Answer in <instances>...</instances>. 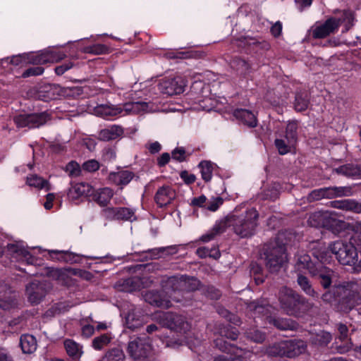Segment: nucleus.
<instances>
[{"label":"nucleus","instance_id":"e433bc0d","mask_svg":"<svg viewBox=\"0 0 361 361\" xmlns=\"http://www.w3.org/2000/svg\"><path fill=\"white\" fill-rule=\"evenodd\" d=\"M20 345L22 351L25 354H30L35 352L37 349V342L35 338L29 334L23 335L20 336Z\"/></svg>","mask_w":361,"mask_h":361},{"label":"nucleus","instance_id":"dca6fc26","mask_svg":"<svg viewBox=\"0 0 361 361\" xmlns=\"http://www.w3.org/2000/svg\"><path fill=\"white\" fill-rule=\"evenodd\" d=\"M341 23V20L340 18L331 17L324 23L315 27L312 30V37L314 39H323L331 34H334L338 30Z\"/></svg>","mask_w":361,"mask_h":361},{"label":"nucleus","instance_id":"9d476101","mask_svg":"<svg viewBox=\"0 0 361 361\" xmlns=\"http://www.w3.org/2000/svg\"><path fill=\"white\" fill-rule=\"evenodd\" d=\"M50 118V114L47 111H43L19 114L14 117L13 121L17 128H35L44 125Z\"/></svg>","mask_w":361,"mask_h":361},{"label":"nucleus","instance_id":"f704fd0d","mask_svg":"<svg viewBox=\"0 0 361 361\" xmlns=\"http://www.w3.org/2000/svg\"><path fill=\"white\" fill-rule=\"evenodd\" d=\"M64 347L68 355L75 361H78L83 352L82 346L71 339L64 341Z\"/></svg>","mask_w":361,"mask_h":361},{"label":"nucleus","instance_id":"1a4fd4ad","mask_svg":"<svg viewBox=\"0 0 361 361\" xmlns=\"http://www.w3.org/2000/svg\"><path fill=\"white\" fill-rule=\"evenodd\" d=\"M146 102H126L119 105H106L101 107V114L106 119H112L118 115L138 114L147 107Z\"/></svg>","mask_w":361,"mask_h":361},{"label":"nucleus","instance_id":"37998d69","mask_svg":"<svg viewBox=\"0 0 361 361\" xmlns=\"http://www.w3.org/2000/svg\"><path fill=\"white\" fill-rule=\"evenodd\" d=\"M7 251L13 257H22L28 255V250L23 245V242L8 243L6 246Z\"/></svg>","mask_w":361,"mask_h":361},{"label":"nucleus","instance_id":"5fc2aeb1","mask_svg":"<svg viewBox=\"0 0 361 361\" xmlns=\"http://www.w3.org/2000/svg\"><path fill=\"white\" fill-rule=\"evenodd\" d=\"M65 171L69 176L78 177L81 173V167L75 161H71L66 166Z\"/></svg>","mask_w":361,"mask_h":361},{"label":"nucleus","instance_id":"a878e982","mask_svg":"<svg viewBox=\"0 0 361 361\" xmlns=\"http://www.w3.org/2000/svg\"><path fill=\"white\" fill-rule=\"evenodd\" d=\"M233 116L249 128H255L257 126V116L252 111L245 109H236L233 111Z\"/></svg>","mask_w":361,"mask_h":361},{"label":"nucleus","instance_id":"f257e3e1","mask_svg":"<svg viewBox=\"0 0 361 361\" xmlns=\"http://www.w3.org/2000/svg\"><path fill=\"white\" fill-rule=\"evenodd\" d=\"M314 245L321 252L319 257L323 261H331L333 255L343 265L353 267L356 272L361 271V245L355 246L351 242L335 241L326 247L319 243Z\"/></svg>","mask_w":361,"mask_h":361},{"label":"nucleus","instance_id":"4c0bfd02","mask_svg":"<svg viewBox=\"0 0 361 361\" xmlns=\"http://www.w3.org/2000/svg\"><path fill=\"white\" fill-rule=\"evenodd\" d=\"M298 125L296 121H289L286 127L284 138L290 142V145H297L298 141Z\"/></svg>","mask_w":361,"mask_h":361},{"label":"nucleus","instance_id":"864d4df0","mask_svg":"<svg viewBox=\"0 0 361 361\" xmlns=\"http://www.w3.org/2000/svg\"><path fill=\"white\" fill-rule=\"evenodd\" d=\"M190 154H187L183 147H177L171 152V158L178 162L186 161Z\"/></svg>","mask_w":361,"mask_h":361},{"label":"nucleus","instance_id":"09e8293b","mask_svg":"<svg viewBox=\"0 0 361 361\" xmlns=\"http://www.w3.org/2000/svg\"><path fill=\"white\" fill-rule=\"evenodd\" d=\"M279 189L280 184L279 183H271L264 190V199L274 201L279 197Z\"/></svg>","mask_w":361,"mask_h":361},{"label":"nucleus","instance_id":"b1692460","mask_svg":"<svg viewBox=\"0 0 361 361\" xmlns=\"http://www.w3.org/2000/svg\"><path fill=\"white\" fill-rule=\"evenodd\" d=\"M94 188L88 183H78L69 188L67 195L69 199L77 200L82 196L90 197Z\"/></svg>","mask_w":361,"mask_h":361},{"label":"nucleus","instance_id":"4d7b16f0","mask_svg":"<svg viewBox=\"0 0 361 361\" xmlns=\"http://www.w3.org/2000/svg\"><path fill=\"white\" fill-rule=\"evenodd\" d=\"M108 47L102 44H96L91 46H87L85 48V51L86 53L93 54H106L108 52Z\"/></svg>","mask_w":361,"mask_h":361},{"label":"nucleus","instance_id":"49530a36","mask_svg":"<svg viewBox=\"0 0 361 361\" xmlns=\"http://www.w3.org/2000/svg\"><path fill=\"white\" fill-rule=\"evenodd\" d=\"M111 341V337L109 334H103L94 338L92 342V346L96 350H101L106 346Z\"/></svg>","mask_w":361,"mask_h":361},{"label":"nucleus","instance_id":"f03ea898","mask_svg":"<svg viewBox=\"0 0 361 361\" xmlns=\"http://www.w3.org/2000/svg\"><path fill=\"white\" fill-rule=\"evenodd\" d=\"M361 287L356 281H348L324 293L322 300L334 305L338 311L348 312L361 302Z\"/></svg>","mask_w":361,"mask_h":361},{"label":"nucleus","instance_id":"c9c22d12","mask_svg":"<svg viewBox=\"0 0 361 361\" xmlns=\"http://www.w3.org/2000/svg\"><path fill=\"white\" fill-rule=\"evenodd\" d=\"M269 323L273 324L279 330H294L296 329L298 324L288 318L272 317L270 319Z\"/></svg>","mask_w":361,"mask_h":361},{"label":"nucleus","instance_id":"0e129e2a","mask_svg":"<svg viewBox=\"0 0 361 361\" xmlns=\"http://www.w3.org/2000/svg\"><path fill=\"white\" fill-rule=\"evenodd\" d=\"M51 86H45L43 90H39L37 93L39 99L48 102L54 98V94L51 92Z\"/></svg>","mask_w":361,"mask_h":361},{"label":"nucleus","instance_id":"4468645a","mask_svg":"<svg viewBox=\"0 0 361 361\" xmlns=\"http://www.w3.org/2000/svg\"><path fill=\"white\" fill-rule=\"evenodd\" d=\"M163 324L168 329L179 333H185L190 329L185 317L171 312H166L162 317Z\"/></svg>","mask_w":361,"mask_h":361},{"label":"nucleus","instance_id":"69168bd1","mask_svg":"<svg viewBox=\"0 0 361 361\" xmlns=\"http://www.w3.org/2000/svg\"><path fill=\"white\" fill-rule=\"evenodd\" d=\"M74 66L73 62L71 61H66L63 62L61 64L56 66L54 68L55 73L57 75H62L67 71L70 70Z\"/></svg>","mask_w":361,"mask_h":361},{"label":"nucleus","instance_id":"de8ad7c7","mask_svg":"<svg viewBox=\"0 0 361 361\" xmlns=\"http://www.w3.org/2000/svg\"><path fill=\"white\" fill-rule=\"evenodd\" d=\"M124 358L122 350L114 348L109 350L99 361H121Z\"/></svg>","mask_w":361,"mask_h":361},{"label":"nucleus","instance_id":"72a5a7b5","mask_svg":"<svg viewBox=\"0 0 361 361\" xmlns=\"http://www.w3.org/2000/svg\"><path fill=\"white\" fill-rule=\"evenodd\" d=\"M310 101V97L306 91H298L295 93L293 103L294 109L298 112H302L307 109Z\"/></svg>","mask_w":361,"mask_h":361},{"label":"nucleus","instance_id":"4be33fe9","mask_svg":"<svg viewBox=\"0 0 361 361\" xmlns=\"http://www.w3.org/2000/svg\"><path fill=\"white\" fill-rule=\"evenodd\" d=\"M135 174L128 170H122L117 172H111L108 176V180L123 190L133 179Z\"/></svg>","mask_w":361,"mask_h":361},{"label":"nucleus","instance_id":"9b49d317","mask_svg":"<svg viewBox=\"0 0 361 361\" xmlns=\"http://www.w3.org/2000/svg\"><path fill=\"white\" fill-rule=\"evenodd\" d=\"M152 349L150 339L146 335L131 340L128 345L127 351L134 359L147 357Z\"/></svg>","mask_w":361,"mask_h":361},{"label":"nucleus","instance_id":"bf43d9fd","mask_svg":"<svg viewBox=\"0 0 361 361\" xmlns=\"http://www.w3.org/2000/svg\"><path fill=\"white\" fill-rule=\"evenodd\" d=\"M101 214L106 220L117 221V207H106L102 210Z\"/></svg>","mask_w":361,"mask_h":361},{"label":"nucleus","instance_id":"39448f33","mask_svg":"<svg viewBox=\"0 0 361 361\" xmlns=\"http://www.w3.org/2000/svg\"><path fill=\"white\" fill-rule=\"evenodd\" d=\"M286 243L283 242L282 234H278L274 240L266 243L263 247V254L266 267L270 272L278 271L287 260Z\"/></svg>","mask_w":361,"mask_h":361},{"label":"nucleus","instance_id":"2eb2a0df","mask_svg":"<svg viewBox=\"0 0 361 361\" xmlns=\"http://www.w3.org/2000/svg\"><path fill=\"white\" fill-rule=\"evenodd\" d=\"M185 82L180 76L165 78L159 84V90L165 94L173 96L184 92Z\"/></svg>","mask_w":361,"mask_h":361},{"label":"nucleus","instance_id":"6e6552de","mask_svg":"<svg viewBox=\"0 0 361 361\" xmlns=\"http://www.w3.org/2000/svg\"><path fill=\"white\" fill-rule=\"evenodd\" d=\"M309 221L312 226L322 227L338 234L343 231L345 222L333 216L332 213L328 211H319L314 212L310 217Z\"/></svg>","mask_w":361,"mask_h":361},{"label":"nucleus","instance_id":"c03bdc74","mask_svg":"<svg viewBox=\"0 0 361 361\" xmlns=\"http://www.w3.org/2000/svg\"><path fill=\"white\" fill-rule=\"evenodd\" d=\"M182 279L185 283L183 286V293L192 292L198 289L200 282L195 277L182 275Z\"/></svg>","mask_w":361,"mask_h":361},{"label":"nucleus","instance_id":"a18cd8bd","mask_svg":"<svg viewBox=\"0 0 361 361\" xmlns=\"http://www.w3.org/2000/svg\"><path fill=\"white\" fill-rule=\"evenodd\" d=\"M135 210L128 207H117V221H132L135 219Z\"/></svg>","mask_w":361,"mask_h":361},{"label":"nucleus","instance_id":"79ce46f5","mask_svg":"<svg viewBox=\"0 0 361 361\" xmlns=\"http://www.w3.org/2000/svg\"><path fill=\"white\" fill-rule=\"evenodd\" d=\"M290 144V142L285 138H276L274 140V145L281 155H285L295 150L296 145Z\"/></svg>","mask_w":361,"mask_h":361},{"label":"nucleus","instance_id":"f3484780","mask_svg":"<svg viewBox=\"0 0 361 361\" xmlns=\"http://www.w3.org/2000/svg\"><path fill=\"white\" fill-rule=\"evenodd\" d=\"M47 284L37 281L26 286L25 294L28 301L33 305L39 304L47 295Z\"/></svg>","mask_w":361,"mask_h":361},{"label":"nucleus","instance_id":"680f3d73","mask_svg":"<svg viewBox=\"0 0 361 361\" xmlns=\"http://www.w3.org/2000/svg\"><path fill=\"white\" fill-rule=\"evenodd\" d=\"M223 203L224 199L222 197H214L212 200L207 202L205 209L211 212H216Z\"/></svg>","mask_w":361,"mask_h":361},{"label":"nucleus","instance_id":"7c9ffc66","mask_svg":"<svg viewBox=\"0 0 361 361\" xmlns=\"http://www.w3.org/2000/svg\"><path fill=\"white\" fill-rule=\"evenodd\" d=\"M114 195L113 190L109 188H100L98 190L94 189L91 197L93 201L101 207H106Z\"/></svg>","mask_w":361,"mask_h":361},{"label":"nucleus","instance_id":"13d9d810","mask_svg":"<svg viewBox=\"0 0 361 361\" xmlns=\"http://www.w3.org/2000/svg\"><path fill=\"white\" fill-rule=\"evenodd\" d=\"M345 211L361 214V202L354 199H346Z\"/></svg>","mask_w":361,"mask_h":361},{"label":"nucleus","instance_id":"5701e85b","mask_svg":"<svg viewBox=\"0 0 361 361\" xmlns=\"http://www.w3.org/2000/svg\"><path fill=\"white\" fill-rule=\"evenodd\" d=\"M334 171L347 178L361 179V164H345L334 169Z\"/></svg>","mask_w":361,"mask_h":361},{"label":"nucleus","instance_id":"f8f14e48","mask_svg":"<svg viewBox=\"0 0 361 361\" xmlns=\"http://www.w3.org/2000/svg\"><path fill=\"white\" fill-rule=\"evenodd\" d=\"M66 54L58 49H47L37 53H30L27 54V61L28 63L39 65L47 63L58 62L63 59Z\"/></svg>","mask_w":361,"mask_h":361},{"label":"nucleus","instance_id":"a19ab883","mask_svg":"<svg viewBox=\"0 0 361 361\" xmlns=\"http://www.w3.org/2000/svg\"><path fill=\"white\" fill-rule=\"evenodd\" d=\"M216 164L211 161L204 160L199 163L202 178L204 182H209L212 178V174Z\"/></svg>","mask_w":361,"mask_h":361},{"label":"nucleus","instance_id":"a211bd4d","mask_svg":"<svg viewBox=\"0 0 361 361\" xmlns=\"http://www.w3.org/2000/svg\"><path fill=\"white\" fill-rule=\"evenodd\" d=\"M214 346L223 353L230 354L229 361H245V357L238 354L243 351V348L231 343L222 338H216L214 341Z\"/></svg>","mask_w":361,"mask_h":361},{"label":"nucleus","instance_id":"20e7f679","mask_svg":"<svg viewBox=\"0 0 361 361\" xmlns=\"http://www.w3.org/2000/svg\"><path fill=\"white\" fill-rule=\"evenodd\" d=\"M281 307L287 314L295 317H304L309 314L313 304L296 290L283 287L279 294Z\"/></svg>","mask_w":361,"mask_h":361},{"label":"nucleus","instance_id":"774afa93","mask_svg":"<svg viewBox=\"0 0 361 361\" xmlns=\"http://www.w3.org/2000/svg\"><path fill=\"white\" fill-rule=\"evenodd\" d=\"M228 226H229L228 218L224 222L216 224L212 228L211 232L212 234H214V236H216L217 235L225 232Z\"/></svg>","mask_w":361,"mask_h":361},{"label":"nucleus","instance_id":"052dcab7","mask_svg":"<svg viewBox=\"0 0 361 361\" xmlns=\"http://www.w3.org/2000/svg\"><path fill=\"white\" fill-rule=\"evenodd\" d=\"M44 68L41 66H32L25 69L22 73V78H26L30 76H37L42 75Z\"/></svg>","mask_w":361,"mask_h":361},{"label":"nucleus","instance_id":"8fccbe9b","mask_svg":"<svg viewBox=\"0 0 361 361\" xmlns=\"http://www.w3.org/2000/svg\"><path fill=\"white\" fill-rule=\"evenodd\" d=\"M46 275L48 277L56 281H63L66 277L65 271L61 269L54 267H47Z\"/></svg>","mask_w":361,"mask_h":361},{"label":"nucleus","instance_id":"3c124183","mask_svg":"<svg viewBox=\"0 0 361 361\" xmlns=\"http://www.w3.org/2000/svg\"><path fill=\"white\" fill-rule=\"evenodd\" d=\"M331 335L329 332L321 331L314 336V342L320 346H326L331 342Z\"/></svg>","mask_w":361,"mask_h":361},{"label":"nucleus","instance_id":"bb28decb","mask_svg":"<svg viewBox=\"0 0 361 361\" xmlns=\"http://www.w3.org/2000/svg\"><path fill=\"white\" fill-rule=\"evenodd\" d=\"M141 284L142 283L140 278L133 276L117 281L116 287L120 291L130 293L140 290Z\"/></svg>","mask_w":361,"mask_h":361},{"label":"nucleus","instance_id":"473e14b6","mask_svg":"<svg viewBox=\"0 0 361 361\" xmlns=\"http://www.w3.org/2000/svg\"><path fill=\"white\" fill-rule=\"evenodd\" d=\"M18 305L16 293L14 292H6L0 297V309L10 311L17 308Z\"/></svg>","mask_w":361,"mask_h":361},{"label":"nucleus","instance_id":"6e6d98bb","mask_svg":"<svg viewBox=\"0 0 361 361\" xmlns=\"http://www.w3.org/2000/svg\"><path fill=\"white\" fill-rule=\"evenodd\" d=\"M204 295L211 300H219L221 296L220 290L214 286H207L203 288Z\"/></svg>","mask_w":361,"mask_h":361},{"label":"nucleus","instance_id":"338daca9","mask_svg":"<svg viewBox=\"0 0 361 361\" xmlns=\"http://www.w3.org/2000/svg\"><path fill=\"white\" fill-rule=\"evenodd\" d=\"M82 169L87 172H94L99 169V164L95 159H90L82 164Z\"/></svg>","mask_w":361,"mask_h":361},{"label":"nucleus","instance_id":"7ed1b4c3","mask_svg":"<svg viewBox=\"0 0 361 361\" xmlns=\"http://www.w3.org/2000/svg\"><path fill=\"white\" fill-rule=\"evenodd\" d=\"M321 252L313 245L310 256L309 254H303L298 256L295 268L297 271L307 270L312 277L319 279L320 284L324 288H329L332 283L334 271L326 267L324 264L331 261H323L319 257Z\"/></svg>","mask_w":361,"mask_h":361},{"label":"nucleus","instance_id":"ea45409f","mask_svg":"<svg viewBox=\"0 0 361 361\" xmlns=\"http://www.w3.org/2000/svg\"><path fill=\"white\" fill-rule=\"evenodd\" d=\"M245 336L247 339L256 343H262L267 337L265 332L255 326L246 329Z\"/></svg>","mask_w":361,"mask_h":361},{"label":"nucleus","instance_id":"58836bf2","mask_svg":"<svg viewBox=\"0 0 361 361\" xmlns=\"http://www.w3.org/2000/svg\"><path fill=\"white\" fill-rule=\"evenodd\" d=\"M241 43L245 46H247L252 50L257 51L259 49L268 50L270 47L269 44L266 41H259L256 38L244 37L240 40Z\"/></svg>","mask_w":361,"mask_h":361},{"label":"nucleus","instance_id":"cd10ccee","mask_svg":"<svg viewBox=\"0 0 361 361\" xmlns=\"http://www.w3.org/2000/svg\"><path fill=\"white\" fill-rule=\"evenodd\" d=\"M217 333L224 341V338L231 341H236L239 336L240 331L236 326L230 324L219 323L216 326Z\"/></svg>","mask_w":361,"mask_h":361},{"label":"nucleus","instance_id":"aec40b11","mask_svg":"<svg viewBox=\"0 0 361 361\" xmlns=\"http://www.w3.org/2000/svg\"><path fill=\"white\" fill-rule=\"evenodd\" d=\"M164 290H152L145 295L146 302L158 307L168 308L171 306V302L166 298Z\"/></svg>","mask_w":361,"mask_h":361},{"label":"nucleus","instance_id":"423d86ee","mask_svg":"<svg viewBox=\"0 0 361 361\" xmlns=\"http://www.w3.org/2000/svg\"><path fill=\"white\" fill-rule=\"evenodd\" d=\"M259 213L255 208L248 209L240 215H232L228 217L229 226H232L234 233L240 238L252 236L258 225Z\"/></svg>","mask_w":361,"mask_h":361},{"label":"nucleus","instance_id":"2f4dec72","mask_svg":"<svg viewBox=\"0 0 361 361\" xmlns=\"http://www.w3.org/2000/svg\"><path fill=\"white\" fill-rule=\"evenodd\" d=\"M230 66L239 75L243 77L248 75L251 70V65L249 61L239 56H235L231 60Z\"/></svg>","mask_w":361,"mask_h":361},{"label":"nucleus","instance_id":"393cba45","mask_svg":"<svg viewBox=\"0 0 361 361\" xmlns=\"http://www.w3.org/2000/svg\"><path fill=\"white\" fill-rule=\"evenodd\" d=\"M302 271H299L300 272L297 274L296 282L298 286L307 295L313 299H318L319 298V293L315 290L308 277L301 273Z\"/></svg>","mask_w":361,"mask_h":361},{"label":"nucleus","instance_id":"c756f323","mask_svg":"<svg viewBox=\"0 0 361 361\" xmlns=\"http://www.w3.org/2000/svg\"><path fill=\"white\" fill-rule=\"evenodd\" d=\"M183 284L185 283L183 281L182 276L180 277L172 276L163 281L162 287L167 294H171L173 292L183 293Z\"/></svg>","mask_w":361,"mask_h":361},{"label":"nucleus","instance_id":"412c9836","mask_svg":"<svg viewBox=\"0 0 361 361\" xmlns=\"http://www.w3.org/2000/svg\"><path fill=\"white\" fill-rule=\"evenodd\" d=\"M49 253L53 260L63 262L71 264L80 263L84 257L82 255L64 250H50Z\"/></svg>","mask_w":361,"mask_h":361},{"label":"nucleus","instance_id":"e2e57ef3","mask_svg":"<svg viewBox=\"0 0 361 361\" xmlns=\"http://www.w3.org/2000/svg\"><path fill=\"white\" fill-rule=\"evenodd\" d=\"M27 183L30 186H33L35 188H38L39 189H42L47 186L48 184L47 180L38 177L37 176H33L31 178L27 179Z\"/></svg>","mask_w":361,"mask_h":361},{"label":"nucleus","instance_id":"6ab92c4d","mask_svg":"<svg viewBox=\"0 0 361 361\" xmlns=\"http://www.w3.org/2000/svg\"><path fill=\"white\" fill-rule=\"evenodd\" d=\"M175 197V190L169 185H163L156 192L154 200L158 207L163 208L170 204Z\"/></svg>","mask_w":361,"mask_h":361},{"label":"nucleus","instance_id":"ddd939ff","mask_svg":"<svg viewBox=\"0 0 361 361\" xmlns=\"http://www.w3.org/2000/svg\"><path fill=\"white\" fill-rule=\"evenodd\" d=\"M350 189L347 187H324L313 190L309 194V199L311 201H316L322 198L332 199L337 197L347 196Z\"/></svg>","mask_w":361,"mask_h":361},{"label":"nucleus","instance_id":"603ef678","mask_svg":"<svg viewBox=\"0 0 361 361\" xmlns=\"http://www.w3.org/2000/svg\"><path fill=\"white\" fill-rule=\"evenodd\" d=\"M248 308L255 315H267L269 313L268 307L261 305L257 301H253L248 305Z\"/></svg>","mask_w":361,"mask_h":361},{"label":"nucleus","instance_id":"0eeeda50","mask_svg":"<svg viewBox=\"0 0 361 361\" xmlns=\"http://www.w3.org/2000/svg\"><path fill=\"white\" fill-rule=\"evenodd\" d=\"M306 344L302 340H288L275 343L268 349L271 356L295 357L303 353L306 350Z\"/></svg>","mask_w":361,"mask_h":361},{"label":"nucleus","instance_id":"c85d7f7f","mask_svg":"<svg viewBox=\"0 0 361 361\" xmlns=\"http://www.w3.org/2000/svg\"><path fill=\"white\" fill-rule=\"evenodd\" d=\"M123 134V129L121 126L112 125L106 128L102 129L98 134V138L102 141H110L117 139Z\"/></svg>","mask_w":361,"mask_h":361}]
</instances>
